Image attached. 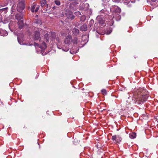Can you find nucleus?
I'll return each instance as SVG.
<instances>
[{
  "mask_svg": "<svg viewBox=\"0 0 158 158\" xmlns=\"http://www.w3.org/2000/svg\"><path fill=\"white\" fill-rule=\"evenodd\" d=\"M34 35L35 40H39L40 36V30L39 29H36L34 32Z\"/></svg>",
  "mask_w": 158,
  "mask_h": 158,
  "instance_id": "nucleus-5",
  "label": "nucleus"
},
{
  "mask_svg": "<svg viewBox=\"0 0 158 158\" xmlns=\"http://www.w3.org/2000/svg\"><path fill=\"white\" fill-rule=\"evenodd\" d=\"M16 19L18 20H20L23 18V16L22 15L18 14L16 15Z\"/></svg>",
  "mask_w": 158,
  "mask_h": 158,
  "instance_id": "nucleus-11",
  "label": "nucleus"
},
{
  "mask_svg": "<svg viewBox=\"0 0 158 158\" xmlns=\"http://www.w3.org/2000/svg\"><path fill=\"white\" fill-rule=\"evenodd\" d=\"M109 34V33H106V34H107V35H108V34Z\"/></svg>",
  "mask_w": 158,
  "mask_h": 158,
  "instance_id": "nucleus-29",
  "label": "nucleus"
},
{
  "mask_svg": "<svg viewBox=\"0 0 158 158\" xmlns=\"http://www.w3.org/2000/svg\"><path fill=\"white\" fill-rule=\"evenodd\" d=\"M101 92L104 95H106L107 94L106 91L105 89H102V90Z\"/></svg>",
  "mask_w": 158,
  "mask_h": 158,
  "instance_id": "nucleus-18",
  "label": "nucleus"
},
{
  "mask_svg": "<svg viewBox=\"0 0 158 158\" xmlns=\"http://www.w3.org/2000/svg\"><path fill=\"white\" fill-rule=\"evenodd\" d=\"M111 139L115 141V142L119 143L121 141L122 139L119 136L114 135L112 137Z\"/></svg>",
  "mask_w": 158,
  "mask_h": 158,
  "instance_id": "nucleus-4",
  "label": "nucleus"
},
{
  "mask_svg": "<svg viewBox=\"0 0 158 158\" xmlns=\"http://www.w3.org/2000/svg\"><path fill=\"white\" fill-rule=\"evenodd\" d=\"M7 10V8H6L2 9H1L0 10H2V11H5V10Z\"/></svg>",
  "mask_w": 158,
  "mask_h": 158,
  "instance_id": "nucleus-23",
  "label": "nucleus"
},
{
  "mask_svg": "<svg viewBox=\"0 0 158 158\" xmlns=\"http://www.w3.org/2000/svg\"><path fill=\"white\" fill-rule=\"evenodd\" d=\"M46 3V0H42L40 1L41 6L42 7H44Z\"/></svg>",
  "mask_w": 158,
  "mask_h": 158,
  "instance_id": "nucleus-15",
  "label": "nucleus"
},
{
  "mask_svg": "<svg viewBox=\"0 0 158 158\" xmlns=\"http://www.w3.org/2000/svg\"><path fill=\"white\" fill-rule=\"evenodd\" d=\"M130 138L131 139H134L136 137V134L135 133H132L129 134Z\"/></svg>",
  "mask_w": 158,
  "mask_h": 158,
  "instance_id": "nucleus-14",
  "label": "nucleus"
},
{
  "mask_svg": "<svg viewBox=\"0 0 158 158\" xmlns=\"http://www.w3.org/2000/svg\"><path fill=\"white\" fill-rule=\"evenodd\" d=\"M145 89L140 88L137 90L134 94V99L135 103L140 104L145 102L148 97Z\"/></svg>",
  "mask_w": 158,
  "mask_h": 158,
  "instance_id": "nucleus-1",
  "label": "nucleus"
},
{
  "mask_svg": "<svg viewBox=\"0 0 158 158\" xmlns=\"http://www.w3.org/2000/svg\"><path fill=\"white\" fill-rule=\"evenodd\" d=\"M77 13H78V14H80V12H78Z\"/></svg>",
  "mask_w": 158,
  "mask_h": 158,
  "instance_id": "nucleus-28",
  "label": "nucleus"
},
{
  "mask_svg": "<svg viewBox=\"0 0 158 158\" xmlns=\"http://www.w3.org/2000/svg\"><path fill=\"white\" fill-rule=\"evenodd\" d=\"M77 37L74 38L73 40V42L74 44H77Z\"/></svg>",
  "mask_w": 158,
  "mask_h": 158,
  "instance_id": "nucleus-16",
  "label": "nucleus"
},
{
  "mask_svg": "<svg viewBox=\"0 0 158 158\" xmlns=\"http://www.w3.org/2000/svg\"><path fill=\"white\" fill-rule=\"evenodd\" d=\"M81 30L82 31H85L87 30V26L85 24H83L81 27Z\"/></svg>",
  "mask_w": 158,
  "mask_h": 158,
  "instance_id": "nucleus-10",
  "label": "nucleus"
},
{
  "mask_svg": "<svg viewBox=\"0 0 158 158\" xmlns=\"http://www.w3.org/2000/svg\"><path fill=\"white\" fill-rule=\"evenodd\" d=\"M34 45L35 46V47H40V45L39 44H38L37 43H34Z\"/></svg>",
  "mask_w": 158,
  "mask_h": 158,
  "instance_id": "nucleus-22",
  "label": "nucleus"
},
{
  "mask_svg": "<svg viewBox=\"0 0 158 158\" xmlns=\"http://www.w3.org/2000/svg\"><path fill=\"white\" fill-rule=\"evenodd\" d=\"M18 41H19V37H18Z\"/></svg>",
  "mask_w": 158,
  "mask_h": 158,
  "instance_id": "nucleus-30",
  "label": "nucleus"
},
{
  "mask_svg": "<svg viewBox=\"0 0 158 158\" xmlns=\"http://www.w3.org/2000/svg\"><path fill=\"white\" fill-rule=\"evenodd\" d=\"M153 2H155L157 0H151Z\"/></svg>",
  "mask_w": 158,
  "mask_h": 158,
  "instance_id": "nucleus-27",
  "label": "nucleus"
},
{
  "mask_svg": "<svg viewBox=\"0 0 158 158\" xmlns=\"http://www.w3.org/2000/svg\"><path fill=\"white\" fill-rule=\"evenodd\" d=\"M74 18V16L73 15H72L71 16V17H70V18L72 19H73Z\"/></svg>",
  "mask_w": 158,
  "mask_h": 158,
  "instance_id": "nucleus-24",
  "label": "nucleus"
},
{
  "mask_svg": "<svg viewBox=\"0 0 158 158\" xmlns=\"http://www.w3.org/2000/svg\"><path fill=\"white\" fill-rule=\"evenodd\" d=\"M55 3L57 5H58V6L60 5V1H59L58 0L55 1Z\"/></svg>",
  "mask_w": 158,
  "mask_h": 158,
  "instance_id": "nucleus-19",
  "label": "nucleus"
},
{
  "mask_svg": "<svg viewBox=\"0 0 158 158\" xmlns=\"http://www.w3.org/2000/svg\"><path fill=\"white\" fill-rule=\"evenodd\" d=\"M99 23L100 24H104L105 22L102 19H100L99 20Z\"/></svg>",
  "mask_w": 158,
  "mask_h": 158,
  "instance_id": "nucleus-17",
  "label": "nucleus"
},
{
  "mask_svg": "<svg viewBox=\"0 0 158 158\" xmlns=\"http://www.w3.org/2000/svg\"><path fill=\"white\" fill-rule=\"evenodd\" d=\"M25 7L24 1V0H20L17 7V9L19 12H21Z\"/></svg>",
  "mask_w": 158,
  "mask_h": 158,
  "instance_id": "nucleus-2",
  "label": "nucleus"
},
{
  "mask_svg": "<svg viewBox=\"0 0 158 158\" xmlns=\"http://www.w3.org/2000/svg\"><path fill=\"white\" fill-rule=\"evenodd\" d=\"M18 24L19 26V27L20 29L22 28L24 25L23 21V20L19 21L18 22Z\"/></svg>",
  "mask_w": 158,
  "mask_h": 158,
  "instance_id": "nucleus-8",
  "label": "nucleus"
},
{
  "mask_svg": "<svg viewBox=\"0 0 158 158\" xmlns=\"http://www.w3.org/2000/svg\"><path fill=\"white\" fill-rule=\"evenodd\" d=\"M73 42L72 36L70 35H68L66 36L64 40V42L66 44H70Z\"/></svg>",
  "mask_w": 158,
  "mask_h": 158,
  "instance_id": "nucleus-3",
  "label": "nucleus"
},
{
  "mask_svg": "<svg viewBox=\"0 0 158 158\" xmlns=\"http://www.w3.org/2000/svg\"><path fill=\"white\" fill-rule=\"evenodd\" d=\"M39 9V7L38 6L37 7H36V9L34 11L35 12H37Z\"/></svg>",
  "mask_w": 158,
  "mask_h": 158,
  "instance_id": "nucleus-21",
  "label": "nucleus"
},
{
  "mask_svg": "<svg viewBox=\"0 0 158 158\" xmlns=\"http://www.w3.org/2000/svg\"><path fill=\"white\" fill-rule=\"evenodd\" d=\"M45 6L47 8H48V4H46L45 5Z\"/></svg>",
  "mask_w": 158,
  "mask_h": 158,
  "instance_id": "nucleus-25",
  "label": "nucleus"
},
{
  "mask_svg": "<svg viewBox=\"0 0 158 158\" xmlns=\"http://www.w3.org/2000/svg\"><path fill=\"white\" fill-rule=\"evenodd\" d=\"M35 22L39 24H41V21L40 19H37L36 20V21Z\"/></svg>",
  "mask_w": 158,
  "mask_h": 158,
  "instance_id": "nucleus-20",
  "label": "nucleus"
},
{
  "mask_svg": "<svg viewBox=\"0 0 158 158\" xmlns=\"http://www.w3.org/2000/svg\"><path fill=\"white\" fill-rule=\"evenodd\" d=\"M2 21V18L1 16H0V22Z\"/></svg>",
  "mask_w": 158,
  "mask_h": 158,
  "instance_id": "nucleus-26",
  "label": "nucleus"
},
{
  "mask_svg": "<svg viewBox=\"0 0 158 158\" xmlns=\"http://www.w3.org/2000/svg\"><path fill=\"white\" fill-rule=\"evenodd\" d=\"M114 11L115 12L119 13H120L121 11V9L118 7L116 6L114 7Z\"/></svg>",
  "mask_w": 158,
  "mask_h": 158,
  "instance_id": "nucleus-12",
  "label": "nucleus"
},
{
  "mask_svg": "<svg viewBox=\"0 0 158 158\" xmlns=\"http://www.w3.org/2000/svg\"><path fill=\"white\" fill-rule=\"evenodd\" d=\"M76 4L77 3L75 2L70 3L69 6V9L71 10L75 9L76 8Z\"/></svg>",
  "mask_w": 158,
  "mask_h": 158,
  "instance_id": "nucleus-7",
  "label": "nucleus"
},
{
  "mask_svg": "<svg viewBox=\"0 0 158 158\" xmlns=\"http://www.w3.org/2000/svg\"><path fill=\"white\" fill-rule=\"evenodd\" d=\"M40 48L42 50H44L46 48V44L43 42L41 45H40Z\"/></svg>",
  "mask_w": 158,
  "mask_h": 158,
  "instance_id": "nucleus-9",
  "label": "nucleus"
},
{
  "mask_svg": "<svg viewBox=\"0 0 158 158\" xmlns=\"http://www.w3.org/2000/svg\"><path fill=\"white\" fill-rule=\"evenodd\" d=\"M72 32L74 35H77L79 34V31L78 29L74 28L72 30Z\"/></svg>",
  "mask_w": 158,
  "mask_h": 158,
  "instance_id": "nucleus-6",
  "label": "nucleus"
},
{
  "mask_svg": "<svg viewBox=\"0 0 158 158\" xmlns=\"http://www.w3.org/2000/svg\"><path fill=\"white\" fill-rule=\"evenodd\" d=\"M36 6V5L35 3H33L31 6V11L32 12H34V9L35 8Z\"/></svg>",
  "mask_w": 158,
  "mask_h": 158,
  "instance_id": "nucleus-13",
  "label": "nucleus"
}]
</instances>
